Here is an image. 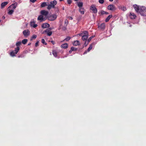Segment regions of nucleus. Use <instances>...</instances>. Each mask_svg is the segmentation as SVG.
<instances>
[{
    "instance_id": "obj_54",
    "label": "nucleus",
    "mask_w": 146,
    "mask_h": 146,
    "mask_svg": "<svg viewBox=\"0 0 146 146\" xmlns=\"http://www.w3.org/2000/svg\"><path fill=\"white\" fill-rule=\"evenodd\" d=\"M3 17V18H5V17Z\"/></svg>"
},
{
    "instance_id": "obj_31",
    "label": "nucleus",
    "mask_w": 146,
    "mask_h": 146,
    "mask_svg": "<svg viewBox=\"0 0 146 146\" xmlns=\"http://www.w3.org/2000/svg\"><path fill=\"white\" fill-rule=\"evenodd\" d=\"M101 13L102 15L108 14H109L108 13V12H106L103 11H101Z\"/></svg>"
},
{
    "instance_id": "obj_44",
    "label": "nucleus",
    "mask_w": 146,
    "mask_h": 146,
    "mask_svg": "<svg viewBox=\"0 0 146 146\" xmlns=\"http://www.w3.org/2000/svg\"><path fill=\"white\" fill-rule=\"evenodd\" d=\"M39 41H37L35 43V46L36 47H37L38 46V43H39Z\"/></svg>"
},
{
    "instance_id": "obj_30",
    "label": "nucleus",
    "mask_w": 146,
    "mask_h": 146,
    "mask_svg": "<svg viewBox=\"0 0 146 146\" xmlns=\"http://www.w3.org/2000/svg\"><path fill=\"white\" fill-rule=\"evenodd\" d=\"M27 41L28 40L27 39H24V40H22V42L24 44H26Z\"/></svg>"
},
{
    "instance_id": "obj_36",
    "label": "nucleus",
    "mask_w": 146,
    "mask_h": 146,
    "mask_svg": "<svg viewBox=\"0 0 146 146\" xmlns=\"http://www.w3.org/2000/svg\"><path fill=\"white\" fill-rule=\"evenodd\" d=\"M71 49L72 51H75L77 50V48H75L74 47H72L71 48Z\"/></svg>"
},
{
    "instance_id": "obj_23",
    "label": "nucleus",
    "mask_w": 146,
    "mask_h": 146,
    "mask_svg": "<svg viewBox=\"0 0 146 146\" xmlns=\"http://www.w3.org/2000/svg\"><path fill=\"white\" fill-rule=\"evenodd\" d=\"M37 19L38 20L40 21H42L44 20L43 19V17L42 15H39Z\"/></svg>"
},
{
    "instance_id": "obj_29",
    "label": "nucleus",
    "mask_w": 146,
    "mask_h": 146,
    "mask_svg": "<svg viewBox=\"0 0 146 146\" xmlns=\"http://www.w3.org/2000/svg\"><path fill=\"white\" fill-rule=\"evenodd\" d=\"M84 8H80L79 9V11L80 12V13L81 14H84V11L83 10H84Z\"/></svg>"
},
{
    "instance_id": "obj_52",
    "label": "nucleus",
    "mask_w": 146,
    "mask_h": 146,
    "mask_svg": "<svg viewBox=\"0 0 146 146\" xmlns=\"http://www.w3.org/2000/svg\"><path fill=\"white\" fill-rule=\"evenodd\" d=\"M110 1L112 2V1L113 0H109Z\"/></svg>"
},
{
    "instance_id": "obj_28",
    "label": "nucleus",
    "mask_w": 146,
    "mask_h": 146,
    "mask_svg": "<svg viewBox=\"0 0 146 146\" xmlns=\"http://www.w3.org/2000/svg\"><path fill=\"white\" fill-rule=\"evenodd\" d=\"M52 53L53 55L55 56L56 57L57 56V53L55 50H53L52 51Z\"/></svg>"
},
{
    "instance_id": "obj_18",
    "label": "nucleus",
    "mask_w": 146,
    "mask_h": 146,
    "mask_svg": "<svg viewBox=\"0 0 146 146\" xmlns=\"http://www.w3.org/2000/svg\"><path fill=\"white\" fill-rule=\"evenodd\" d=\"M118 8L119 9H121L123 11H125L126 10V7L124 6H119V7Z\"/></svg>"
},
{
    "instance_id": "obj_43",
    "label": "nucleus",
    "mask_w": 146,
    "mask_h": 146,
    "mask_svg": "<svg viewBox=\"0 0 146 146\" xmlns=\"http://www.w3.org/2000/svg\"><path fill=\"white\" fill-rule=\"evenodd\" d=\"M99 2L100 3L103 4L104 3V0H99Z\"/></svg>"
},
{
    "instance_id": "obj_10",
    "label": "nucleus",
    "mask_w": 146,
    "mask_h": 146,
    "mask_svg": "<svg viewBox=\"0 0 146 146\" xmlns=\"http://www.w3.org/2000/svg\"><path fill=\"white\" fill-rule=\"evenodd\" d=\"M30 31L28 30H25L23 31V33L24 36L27 37L30 35Z\"/></svg>"
},
{
    "instance_id": "obj_40",
    "label": "nucleus",
    "mask_w": 146,
    "mask_h": 146,
    "mask_svg": "<svg viewBox=\"0 0 146 146\" xmlns=\"http://www.w3.org/2000/svg\"><path fill=\"white\" fill-rule=\"evenodd\" d=\"M47 33V35L48 36H50L52 35V31H50V32Z\"/></svg>"
},
{
    "instance_id": "obj_46",
    "label": "nucleus",
    "mask_w": 146,
    "mask_h": 146,
    "mask_svg": "<svg viewBox=\"0 0 146 146\" xmlns=\"http://www.w3.org/2000/svg\"><path fill=\"white\" fill-rule=\"evenodd\" d=\"M51 42H52V44H54L55 43V42L54 41H52V40L51 41Z\"/></svg>"
},
{
    "instance_id": "obj_2",
    "label": "nucleus",
    "mask_w": 146,
    "mask_h": 146,
    "mask_svg": "<svg viewBox=\"0 0 146 146\" xmlns=\"http://www.w3.org/2000/svg\"><path fill=\"white\" fill-rule=\"evenodd\" d=\"M139 14L143 16H146V8L144 6H141Z\"/></svg>"
},
{
    "instance_id": "obj_34",
    "label": "nucleus",
    "mask_w": 146,
    "mask_h": 146,
    "mask_svg": "<svg viewBox=\"0 0 146 146\" xmlns=\"http://www.w3.org/2000/svg\"><path fill=\"white\" fill-rule=\"evenodd\" d=\"M71 38V37L70 36H68L66 38H65L64 40V41H69Z\"/></svg>"
},
{
    "instance_id": "obj_51",
    "label": "nucleus",
    "mask_w": 146,
    "mask_h": 146,
    "mask_svg": "<svg viewBox=\"0 0 146 146\" xmlns=\"http://www.w3.org/2000/svg\"><path fill=\"white\" fill-rule=\"evenodd\" d=\"M70 19H71V20L72 19V18L71 17H70Z\"/></svg>"
},
{
    "instance_id": "obj_7",
    "label": "nucleus",
    "mask_w": 146,
    "mask_h": 146,
    "mask_svg": "<svg viewBox=\"0 0 146 146\" xmlns=\"http://www.w3.org/2000/svg\"><path fill=\"white\" fill-rule=\"evenodd\" d=\"M107 8L108 10L111 11H114L116 10L115 7L113 4L108 5V6Z\"/></svg>"
},
{
    "instance_id": "obj_22",
    "label": "nucleus",
    "mask_w": 146,
    "mask_h": 146,
    "mask_svg": "<svg viewBox=\"0 0 146 146\" xmlns=\"http://www.w3.org/2000/svg\"><path fill=\"white\" fill-rule=\"evenodd\" d=\"M80 42L78 40H76L74 42L73 44L74 46H77L80 44Z\"/></svg>"
},
{
    "instance_id": "obj_15",
    "label": "nucleus",
    "mask_w": 146,
    "mask_h": 146,
    "mask_svg": "<svg viewBox=\"0 0 146 146\" xmlns=\"http://www.w3.org/2000/svg\"><path fill=\"white\" fill-rule=\"evenodd\" d=\"M8 4L7 2H5L1 3V9L3 8Z\"/></svg>"
},
{
    "instance_id": "obj_11",
    "label": "nucleus",
    "mask_w": 146,
    "mask_h": 146,
    "mask_svg": "<svg viewBox=\"0 0 146 146\" xmlns=\"http://www.w3.org/2000/svg\"><path fill=\"white\" fill-rule=\"evenodd\" d=\"M93 38V36L90 37L87 40V41H85L84 45L85 46H86L88 44L89 42Z\"/></svg>"
},
{
    "instance_id": "obj_25",
    "label": "nucleus",
    "mask_w": 146,
    "mask_h": 146,
    "mask_svg": "<svg viewBox=\"0 0 146 146\" xmlns=\"http://www.w3.org/2000/svg\"><path fill=\"white\" fill-rule=\"evenodd\" d=\"M52 29L51 28H48V29H47L46 30L44 31L43 32V33H47L48 32L50 31Z\"/></svg>"
},
{
    "instance_id": "obj_42",
    "label": "nucleus",
    "mask_w": 146,
    "mask_h": 146,
    "mask_svg": "<svg viewBox=\"0 0 146 146\" xmlns=\"http://www.w3.org/2000/svg\"><path fill=\"white\" fill-rule=\"evenodd\" d=\"M36 37H37V36L36 35H34L32 36L31 40L33 39H35L36 38Z\"/></svg>"
},
{
    "instance_id": "obj_16",
    "label": "nucleus",
    "mask_w": 146,
    "mask_h": 146,
    "mask_svg": "<svg viewBox=\"0 0 146 146\" xmlns=\"http://www.w3.org/2000/svg\"><path fill=\"white\" fill-rule=\"evenodd\" d=\"M41 14L44 16H46L48 14V12L45 10H42L41 11Z\"/></svg>"
},
{
    "instance_id": "obj_20",
    "label": "nucleus",
    "mask_w": 146,
    "mask_h": 146,
    "mask_svg": "<svg viewBox=\"0 0 146 146\" xmlns=\"http://www.w3.org/2000/svg\"><path fill=\"white\" fill-rule=\"evenodd\" d=\"M30 25L31 27H33L34 28L36 27L38 25L37 24H35L34 22H31L30 23Z\"/></svg>"
},
{
    "instance_id": "obj_38",
    "label": "nucleus",
    "mask_w": 146,
    "mask_h": 146,
    "mask_svg": "<svg viewBox=\"0 0 146 146\" xmlns=\"http://www.w3.org/2000/svg\"><path fill=\"white\" fill-rule=\"evenodd\" d=\"M41 42L44 44L46 45L47 44V43L45 42V40L44 39H42Z\"/></svg>"
},
{
    "instance_id": "obj_6",
    "label": "nucleus",
    "mask_w": 146,
    "mask_h": 146,
    "mask_svg": "<svg viewBox=\"0 0 146 146\" xmlns=\"http://www.w3.org/2000/svg\"><path fill=\"white\" fill-rule=\"evenodd\" d=\"M133 7L136 12L139 13L141 7L136 4H135L133 5Z\"/></svg>"
},
{
    "instance_id": "obj_57",
    "label": "nucleus",
    "mask_w": 146,
    "mask_h": 146,
    "mask_svg": "<svg viewBox=\"0 0 146 146\" xmlns=\"http://www.w3.org/2000/svg\"><path fill=\"white\" fill-rule=\"evenodd\" d=\"M63 10H64V8H63Z\"/></svg>"
},
{
    "instance_id": "obj_45",
    "label": "nucleus",
    "mask_w": 146,
    "mask_h": 146,
    "mask_svg": "<svg viewBox=\"0 0 146 146\" xmlns=\"http://www.w3.org/2000/svg\"><path fill=\"white\" fill-rule=\"evenodd\" d=\"M36 0H30V1L32 3H34L35 2Z\"/></svg>"
},
{
    "instance_id": "obj_5",
    "label": "nucleus",
    "mask_w": 146,
    "mask_h": 146,
    "mask_svg": "<svg viewBox=\"0 0 146 146\" xmlns=\"http://www.w3.org/2000/svg\"><path fill=\"white\" fill-rule=\"evenodd\" d=\"M90 9L92 11V13H96L98 10L96 7L94 5H92L90 7Z\"/></svg>"
},
{
    "instance_id": "obj_8",
    "label": "nucleus",
    "mask_w": 146,
    "mask_h": 146,
    "mask_svg": "<svg viewBox=\"0 0 146 146\" xmlns=\"http://www.w3.org/2000/svg\"><path fill=\"white\" fill-rule=\"evenodd\" d=\"M105 27L106 25L104 23H102L98 26V28L102 31H104Z\"/></svg>"
},
{
    "instance_id": "obj_14",
    "label": "nucleus",
    "mask_w": 146,
    "mask_h": 146,
    "mask_svg": "<svg viewBox=\"0 0 146 146\" xmlns=\"http://www.w3.org/2000/svg\"><path fill=\"white\" fill-rule=\"evenodd\" d=\"M50 26V25L48 23H44L42 25V27L43 28H45L47 27L48 28Z\"/></svg>"
},
{
    "instance_id": "obj_26",
    "label": "nucleus",
    "mask_w": 146,
    "mask_h": 146,
    "mask_svg": "<svg viewBox=\"0 0 146 146\" xmlns=\"http://www.w3.org/2000/svg\"><path fill=\"white\" fill-rule=\"evenodd\" d=\"M20 49L19 47H17L15 48L14 50V52L16 54H17Z\"/></svg>"
},
{
    "instance_id": "obj_47",
    "label": "nucleus",
    "mask_w": 146,
    "mask_h": 146,
    "mask_svg": "<svg viewBox=\"0 0 146 146\" xmlns=\"http://www.w3.org/2000/svg\"><path fill=\"white\" fill-rule=\"evenodd\" d=\"M23 57L22 55H21L18 56V57L20 58V57Z\"/></svg>"
},
{
    "instance_id": "obj_32",
    "label": "nucleus",
    "mask_w": 146,
    "mask_h": 146,
    "mask_svg": "<svg viewBox=\"0 0 146 146\" xmlns=\"http://www.w3.org/2000/svg\"><path fill=\"white\" fill-rule=\"evenodd\" d=\"M15 53L14 52V51H13L11 52H10V55L12 56H15Z\"/></svg>"
},
{
    "instance_id": "obj_48",
    "label": "nucleus",
    "mask_w": 146,
    "mask_h": 146,
    "mask_svg": "<svg viewBox=\"0 0 146 146\" xmlns=\"http://www.w3.org/2000/svg\"><path fill=\"white\" fill-rule=\"evenodd\" d=\"M72 51L70 49V50L69 51V52L70 53H71Z\"/></svg>"
},
{
    "instance_id": "obj_12",
    "label": "nucleus",
    "mask_w": 146,
    "mask_h": 146,
    "mask_svg": "<svg viewBox=\"0 0 146 146\" xmlns=\"http://www.w3.org/2000/svg\"><path fill=\"white\" fill-rule=\"evenodd\" d=\"M129 17L131 19H134L136 18V16L135 14L130 13L129 15Z\"/></svg>"
},
{
    "instance_id": "obj_9",
    "label": "nucleus",
    "mask_w": 146,
    "mask_h": 146,
    "mask_svg": "<svg viewBox=\"0 0 146 146\" xmlns=\"http://www.w3.org/2000/svg\"><path fill=\"white\" fill-rule=\"evenodd\" d=\"M17 2H15L9 6L8 7V9L11 8L12 9L14 10L16 8L17 5Z\"/></svg>"
},
{
    "instance_id": "obj_37",
    "label": "nucleus",
    "mask_w": 146,
    "mask_h": 146,
    "mask_svg": "<svg viewBox=\"0 0 146 146\" xmlns=\"http://www.w3.org/2000/svg\"><path fill=\"white\" fill-rule=\"evenodd\" d=\"M64 24L66 25H65L67 26V25L68 24V20L67 19H65L64 22Z\"/></svg>"
},
{
    "instance_id": "obj_39",
    "label": "nucleus",
    "mask_w": 146,
    "mask_h": 146,
    "mask_svg": "<svg viewBox=\"0 0 146 146\" xmlns=\"http://www.w3.org/2000/svg\"><path fill=\"white\" fill-rule=\"evenodd\" d=\"M84 31L82 32L81 33H80L78 34V35H79V36H82H82L84 35Z\"/></svg>"
},
{
    "instance_id": "obj_53",
    "label": "nucleus",
    "mask_w": 146,
    "mask_h": 146,
    "mask_svg": "<svg viewBox=\"0 0 146 146\" xmlns=\"http://www.w3.org/2000/svg\"><path fill=\"white\" fill-rule=\"evenodd\" d=\"M130 26V27H131V25H130V26Z\"/></svg>"
},
{
    "instance_id": "obj_19",
    "label": "nucleus",
    "mask_w": 146,
    "mask_h": 146,
    "mask_svg": "<svg viewBox=\"0 0 146 146\" xmlns=\"http://www.w3.org/2000/svg\"><path fill=\"white\" fill-rule=\"evenodd\" d=\"M48 3L44 2L41 4L40 7L42 8L43 7L46 6H48Z\"/></svg>"
},
{
    "instance_id": "obj_55",
    "label": "nucleus",
    "mask_w": 146,
    "mask_h": 146,
    "mask_svg": "<svg viewBox=\"0 0 146 146\" xmlns=\"http://www.w3.org/2000/svg\"><path fill=\"white\" fill-rule=\"evenodd\" d=\"M3 17V18H5V17Z\"/></svg>"
},
{
    "instance_id": "obj_17",
    "label": "nucleus",
    "mask_w": 146,
    "mask_h": 146,
    "mask_svg": "<svg viewBox=\"0 0 146 146\" xmlns=\"http://www.w3.org/2000/svg\"><path fill=\"white\" fill-rule=\"evenodd\" d=\"M62 26V25H60L59 26V27L58 28V29H62V30L63 31H65L67 29V28L66 25H65L64 26H62V27H61Z\"/></svg>"
},
{
    "instance_id": "obj_3",
    "label": "nucleus",
    "mask_w": 146,
    "mask_h": 146,
    "mask_svg": "<svg viewBox=\"0 0 146 146\" xmlns=\"http://www.w3.org/2000/svg\"><path fill=\"white\" fill-rule=\"evenodd\" d=\"M57 17V15L55 14H54L48 16L47 18L50 21H54L56 19Z\"/></svg>"
},
{
    "instance_id": "obj_27",
    "label": "nucleus",
    "mask_w": 146,
    "mask_h": 146,
    "mask_svg": "<svg viewBox=\"0 0 146 146\" xmlns=\"http://www.w3.org/2000/svg\"><path fill=\"white\" fill-rule=\"evenodd\" d=\"M112 17V15H110L107 17V18L106 19V22H108L110 19Z\"/></svg>"
},
{
    "instance_id": "obj_1",
    "label": "nucleus",
    "mask_w": 146,
    "mask_h": 146,
    "mask_svg": "<svg viewBox=\"0 0 146 146\" xmlns=\"http://www.w3.org/2000/svg\"><path fill=\"white\" fill-rule=\"evenodd\" d=\"M57 4V1L56 0H54L51 1L50 4L48 5L47 9L48 10H50L52 8H54L55 5Z\"/></svg>"
},
{
    "instance_id": "obj_56",
    "label": "nucleus",
    "mask_w": 146,
    "mask_h": 146,
    "mask_svg": "<svg viewBox=\"0 0 146 146\" xmlns=\"http://www.w3.org/2000/svg\"><path fill=\"white\" fill-rule=\"evenodd\" d=\"M1 22V20H0V22Z\"/></svg>"
},
{
    "instance_id": "obj_24",
    "label": "nucleus",
    "mask_w": 146,
    "mask_h": 146,
    "mask_svg": "<svg viewBox=\"0 0 146 146\" xmlns=\"http://www.w3.org/2000/svg\"><path fill=\"white\" fill-rule=\"evenodd\" d=\"M8 10L9 11L8 13V14L9 15H12L14 11V10L13 9H8Z\"/></svg>"
},
{
    "instance_id": "obj_50",
    "label": "nucleus",
    "mask_w": 146,
    "mask_h": 146,
    "mask_svg": "<svg viewBox=\"0 0 146 146\" xmlns=\"http://www.w3.org/2000/svg\"><path fill=\"white\" fill-rule=\"evenodd\" d=\"M31 44V43L30 42V43H29L28 44V45H30Z\"/></svg>"
},
{
    "instance_id": "obj_49",
    "label": "nucleus",
    "mask_w": 146,
    "mask_h": 146,
    "mask_svg": "<svg viewBox=\"0 0 146 146\" xmlns=\"http://www.w3.org/2000/svg\"><path fill=\"white\" fill-rule=\"evenodd\" d=\"M87 53V51H85L84 52V54H86Z\"/></svg>"
},
{
    "instance_id": "obj_33",
    "label": "nucleus",
    "mask_w": 146,
    "mask_h": 146,
    "mask_svg": "<svg viewBox=\"0 0 146 146\" xmlns=\"http://www.w3.org/2000/svg\"><path fill=\"white\" fill-rule=\"evenodd\" d=\"M21 41L18 42L16 43V45L17 47H19L21 44Z\"/></svg>"
},
{
    "instance_id": "obj_21",
    "label": "nucleus",
    "mask_w": 146,
    "mask_h": 146,
    "mask_svg": "<svg viewBox=\"0 0 146 146\" xmlns=\"http://www.w3.org/2000/svg\"><path fill=\"white\" fill-rule=\"evenodd\" d=\"M61 47L63 48H66L68 47V44L67 43H64L62 44L61 46Z\"/></svg>"
},
{
    "instance_id": "obj_4",
    "label": "nucleus",
    "mask_w": 146,
    "mask_h": 146,
    "mask_svg": "<svg viewBox=\"0 0 146 146\" xmlns=\"http://www.w3.org/2000/svg\"><path fill=\"white\" fill-rule=\"evenodd\" d=\"M84 34L82 37V39L85 41H87L88 36V33L87 31H84Z\"/></svg>"
},
{
    "instance_id": "obj_35",
    "label": "nucleus",
    "mask_w": 146,
    "mask_h": 146,
    "mask_svg": "<svg viewBox=\"0 0 146 146\" xmlns=\"http://www.w3.org/2000/svg\"><path fill=\"white\" fill-rule=\"evenodd\" d=\"M92 44H91L90 45L89 47L88 48L87 50V51L88 52H89L92 49Z\"/></svg>"
},
{
    "instance_id": "obj_41",
    "label": "nucleus",
    "mask_w": 146,
    "mask_h": 146,
    "mask_svg": "<svg viewBox=\"0 0 146 146\" xmlns=\"http://www.w3.org/2000/svg\"><path fill=\"white\" fill-rule=\"evenodd\" d=\"M67 3L68 4L70 5L72 3V0H67Z\"/></svg>"
},
{
    "instance_id": "obj_13",
    "label": "nucleus",
    "mask_w": 146,
    "mask_h": 146,
    "mask_svg": "<svg viewBox=\"0 0 146 146\" xmlns=\"http://www.w3.org/2000/svg\"><path fill=\"white\" fill-rule=\"evenodd\" d=\"M77 5L78 6L79 8V9L82 8L83 6V3L82 2H78L76 3Z\"/></svg>"
}]
</instances>
